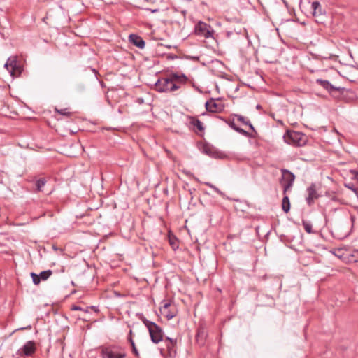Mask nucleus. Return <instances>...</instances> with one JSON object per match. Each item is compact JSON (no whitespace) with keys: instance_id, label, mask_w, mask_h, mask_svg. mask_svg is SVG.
<instances>
[{"instance_id":"ddd939ff","label":"nucleus","mask_w":358,"mask_h":358,"mask_svg":"<svg viewBox=\"0 0 358 358\" xmlns=\"http://www.w3.org/2000/svg\"><path fill=\"white\" fill-rule=\"evenodd\" d=\"M201 150L203 153H205L206 155H207L211 157H213V158H221L222 157V154L218 150H217L214 147H213L212 145H210L208 143H205L203 145V146L201 148Z\"/></svg>"},{"instance_id":"39448f33","label":"nucleus","mask_w":358,"mask_h":358,"mask_svg":"<svg viewBox=\"0 0 358 358\" xmlns=\"http://www.w3.org/2000/svg\"><path fill=\"white\" fill-rule=\"evenodd\" d=\"M282 178L280 184L283 187V194H285L293 186L295 180V175L288 169H282Z\"/></svg>"},{"instance_id":"c9c22d12","label":"nucleus","mask_w":358,"mask_h":358,"mask_svg":"<svg viewBox=\"0 0 358 358\" xmlns=\"http://www.w3.org/2000/svg\"><path fill=\"white\" fill-rule=\"evenodd\" d=\"M52 248H53L55 250H57V248L55 245H53V246H52Z\"/></svg>"},{"instance_id":"2f4dec72","label":"nucleus","mask_w":358,"mask_h":358,"mask_svg":"<svg viewBox=\"0 0 358 358\" xmlns=\"http://www.w3.org/2000/svg\"><path fill=\"white\" fill-rule=\"evenodd\" d=\"M177 241V238L176 237H173V238H171V237H169V243H170V245L172 246V248L173 249H175V245H176V241Z\"/></svg>"},{"instance_id":"aec40b11","label":"nucleus","mask_w":358,"mask_h":358,"mask_svg":"<svg viewBox=\"0 0 358 358\" xmlns=\"http://www.w3.org/2000/svg\"><path fill=\"white\" fill-rule=\"evenodd\" d=\"M283 195L284 196L282 200V209L285 213H287L290 210V201L289 196L287 195V193Z\"/></svg>"},{"instance_id":"a19ab883","label":"nucleus","mask_w":358,"mask_h":358,"mask_svg":"<svg viewBox=\"0 0 358 358\" xmlns=\"http://www.w3.org/2000/svg\"><path fill=\"white\" fill-rule=\"evenodd\" d=\"M0 358H3V357H0Z\"/></svg>"},{"instance_id":"423d86ee","label":"nucleus","mask_w":358,"mask_h":358,"mask_svg":"<svg viewBox=\"0 0 358 358\" xmlns=\"http://www.w3.org/2000/svg\"><path fill=\"white\" fill-rule=\"evenodd\" d=\"M4 67L10 72L13 78L19 77L23 71L22 66L17 62V57H9Z\"/></svg>"},{"instance_id":"20e7f679","label":"nucleus","mask_w":358,"mask_h":358,"mask_svg":"<svg viewBox=\"0 0 358 358\" xmlns=\"http://www.w3.org/2000/svg\"><path fill=\"white\" fill-rule=\"evenodd\" d=\"M176 87L173 83L172 72L166 77L159 78L155 84V90L160 93H172L176 91Z\"/></svg>"},{"instance_id":"e433bc0d","label":"nucleus","mask_w":358,"mask_h":358,"mask_svg":"<svg viewBox=\"0 0 358 358\" xmlns=\"http://www.w3.org/2000/svg\"><path fill=\"white\" fill-rule=\"evenodd\" d=\"M355 220V217L354 216H351V220L353 222Z\"/></svg>"},{"instance_id":"393cba45","label":"nucleus","mask_w":358,"mask_h":358,"mask_svg":"<svg viewBox=\"0 0 358 358\" xmlns=\"http://www.w3.org/2000/svg\"><path fill=\"white\" fill-rule=\"evenodd\" d=\"M52 271L50 269L41 272L38 275L41 280H46L51 275Z\"/></svg>"},{"instance_id":"4468645a","label":"nucleus","mask_w":358,"mask_h":358,"mask_svg":"<svg viewBox=\"0 0 358 358\" xmlns=\"http://www.w3.org/2000/svg\"><path fill=\"white\" fill-rule=\"evenodd\" d=\"M207 337V332L204 327H199L197 329L196 334V342L199 346H203L206 343V340Z\"/></svg>"},{"instance_id":"0eeeda50","label":"nucleus","mask_w":358,"mask_h":358,"mask_svg":"<svg viewBox=\"0 0 358 358\" xmlns=\"http://www.w3.org/2000/svg\"><path fill=\"white\" fill-rule=\"evenodd\" d=\"M214 32V29L210 24L202 21H199L194 27L195 34L206 38L213 37Z\"/></svg>"},{"instance_id":"6ab92c4d","label":"nucleus","mask_w":358,"mask_h":358,"mask_svg":"<svg viewBox=\"0 0 358 358\" xmlns=\"http://www.w3.org/2000/svg\"><path fill=\"white\" fill-rule=\"evenodd\" d=\"M234 116L242 124L248 126L250 129L254 133L253 135L257 134V131H256L254 126L251 124L250 121L248 118H246L245 117H244L241 115H238V114H235Z\"/></svg>"},{"instance_id":"f257e3e1","label":"nucleus","mask_w":358,"mask_h":358,"mask_svg":"<svg viewBox=\"0 0 358 358\" xmlns=\"http://www.w3.org/2000/svg\"><path fill=\"white\" fill-rule=\"evenodd\" d=\"M136 315L148 329L152 343L157 344L163 340L164 332L159 325L154 322L148 320L144 317L143 313H138Z\"/></svg>"},{"instance_id":"9d476101","label":"nucleus","mask_w":358,"mask_h":358,"mask_svg":"<svg viewBox=\"0 0 358 358\" xmlns=\"http://www.w3.org/2000/svg\"><path fill=\"white\" fill-rule=\"evenodd\" d=\"M172 79L173 84L176 86V91L185 85L189 80L188 78L184 73H178L172 72Z\"/></svg>"},{"instance_id":"a211bd4d","label":"nucleus","mask_w":358,"mask_h":358,"mask_svg":"<svg viewBox=\"0 0 358 358\" xmlns=\"http://www.w3.org/2000/svg\"><path fill=\"white\" fill-rule=\"evenodd\" d=\"M162 303L164 304L160 308L161 313L167 318V320H171V319L173 318L176 316V313L166 312V310L169 308H170V307L171 306V303L166 301H163Z\"/></svg>"},{"instance_id":"7ed1b4c3","label":"nucleus","mask_w":358,"mask_h":358,"mask_svg":"<svg viewBox=\"0 0 358 358\" xmlns=\"http://www.w3.org/2000/svg\"><path fill=\"white\" fill-rule=\"evenodd\" d=\"M285 142L295 147L304 146L308 142V138L302 132L294 130H287L283 135Z\"/></svg>"},{"instance_id":"2eb2a0df","label":"nucleus","mask_w":358,"mask_h":358,"mask_svg":"<svg viewBox=\"0 0 358 358\" xmlns=\"http://www.w3.org/2000/svg\"><path fill=\"white\" fill-rule=\"evenodd\" d=\"M129 42L136 47L143 49L145 46V41L140 36L131 34L129 36Z\"/></svg>"},{"instance_id":"cd10ccee","label":"nucleus","mask_w":358,"mask_h":358,"mask_svg":"<svg viewBox=\"0 0 358 358\" xmlns=\"http://www.w3.org/2000/svg\"><path fill=\"white\" fill-rule=\"evenodd\" d=\"M55 111L64 116L70 117L72 115V113L68 111L67 108H63V109H55Z\"/></svg>"},{"instance_id":"6e6552de","label":"nucleus","mask_w":358,"mask_h":358,"mask_svg":"<svg viewBox=\"0 0 358 358\" xmlns=\"http://www.w3.org/2000/svg\"><path fill=\"white\" fill-rule=\"evenodd\" d=\"M307 196L306 198V203L308 206L313 205L315 200L320 197L317 192V186L315 183H311L306 189Z\"/></svg>"},{"instance_id":"4c0bfd02","label":"nucleus","mask_w":358,"mask_h":358,"mask_svg":"<svg viewBox=\"0 0 358 358\" xmlns=\"http://www.w3.org/2000/svg\"><path fill=\"white\" fill-rule=\"evenodd\" d=\"M31 327L30 325L28 326L27 327H26V329H31Z\"/></svg>"},{"instance_id":"72a5a7b5","label":"nucleus","mask_w":358,"mask_h":358,"mask_svg":"<svg viewBox=\"0 0 358 358\" xmlns=\"http://www.w3.org/2000/svg\"><path fill=\"white\" fill-rule=\"evenodd\" d=\"M90 308H91L92 310H93L94 311H95V312H97V311L99 310L97 309V308H96V306H92L90 307Z\"/></svg>"},{"instance_id":"c85d7f7f","label":"nucleus","mask_w":358,"mask_h":358,"mask_svg":"<svg viewBox=\"0 0 358 358\" xmlns=\"http://www.w3.org/2000/svg\"><path fill=\"white\" fill-rule=\"evenodd\" d=\"M31 277L32 278V280H33V283L36 285H38L40 282H41V280H40V277L38 274L35 273H31Z\"/></svg>"},{"instance_id":"9b49d317","label":"nucleus","mask_w":358,"mask_h":358,"mask_svg":"<svg viewBox=\"0 0 358 358\" xmlns=\"http://www.w3.org/2000/svg\"><path fill=\"white\" fill-rule=\"evenodd\" d=\"M206 110L210 113H219L224 110V106L221 103H217L214 99H210L205 103Z\"/></svg>"},{"instance_id":"7c9ffc66","label":"nucleus","mask_w":358,"mask_h":358,"mask_svg":"<svg viewBox=\"0 0 358 358\" xmlns=\"http://www.w3.org/2000/svg\"><path fill=\"white\" fill-rule=\"evenodd\" d=\"M350 173L352 176V178L356 179L358 181V171L350 170Z\"/></svg>"},{"instance_id":"58836bf2","label":"nucleus","mask_w":358,"mask_h":358,"mask_svg":"<svg viewBox=\"0 0 358 358\" xmlns=\"http://www.w3.org/2000/svg\"><path fill=\"white\" fill-rule=\"evenodd\" d=\"M260 107H261V106H260L259 105H257V109H258V108H259Z\"/></svg>"},{"instance_id":"dca6fc26","label":"nucleus","mask_w":358,"mask_h":358,"mask_svg":"<svg viewBox=\"0 0 358 358\" xmlns=\"http://www.w3.org/2000/svg\"><path fill=\"white\" fill-rule=\"evenodd\" d=\"M226 123L234 131L238 132V134L245 136V137H255V135L250 134V132L244 130L243 129L236 126L234 122V120H229L226 121Z\"/></svg>"},{"instance_id":"f704fd0d","label":"nucleus","mask_w":358,"mask_h":358,"mask_svg":"<svg viewBox=\"0 0 358 358\" xmlns=\"http://www.w3.org/2000/svg\"><path fill=\"white\" fill-rule=\"evenodd\" d=\"M166 312H168V313H176L174 310H170L169 308L166 310Z\"/></svg>"},{"instance_id":"ea45409f","label":"nucleus","mask_w":358,"mask_h":358,"mask_svg":"<svg viewBox=\"0 0 358 358\" xmlns=\"http://www.w3.org/2000/svg\"><path fill=\"white\" fill-rule=\"evenodd\" d=\"M131 334H132V331H131V330H130V331H129V334H130V335H131Z\"/></svg>"},{"instance_id":"473e14b6","label":"nucleus","mask_w":358,"mask_h":358,"mask_svg":"<svg viewBox=\"0 0 358 358\" xmlns=\"http://www.w3.org/2000/svg\"><path fill=\"white\" fill-rule=\"evenodd\" d=\"M345 187H348V189H351L353 191V189L354 188H357V187H355L354 185L352 184H346L345 185Z\"/></svg>"},{"instance_id":"f8f14e48","label":"nucleus","mask_w":358,"mask_h":358,"mask_svg":"<svg viewBox=\"0 0 358 358\" xmlns=\"http://www.w3.org/2000/svg\"><path fill=\"white\" fill-rule=\"evenodd\" d=\"M316 83L320 85L329 93H331L334 91L343 92V90H344L343 87H335L331 83H330L329 81L322 80L321 78L317 79Z\"/></svg>"},{"instance_id":"b1692460","label":"nucleus","mask_w":358,"mask_h":358,"mask_svg":"<svg viewBox=\"0 0 358 358\" xmlns=\"http://www.w3.org/2000/svg\"><path fill=\"white\" fill-rule=\"evenodd\" d=\"M302 225L303 226L304 230L308 234H313L314 231L313 230V226L312 224L306 220H302Z\"/></svg>"},{"instance_id":"c756f323","label":"nucleus","mask_w":358,"mask_h":358,"mask_svg":"<svg viewBox=\"0 0 358 358\" xmlns=\"http://www.w3.org/2000/svg\"><path fill=\"white\" fill-rule=\"evenodd\" d=\"M71 310H82V311H83L85 313H87L88 312L87 309L85 310L82 307L76 306V305H73L71 306Z\"/></svg>"},{"instance_id":"a878e982","label":"nucleus","mask_w":358,"mask_h":358,"mask_svg":"<svg viewBox=\"0 0 358 358\" xmlns=\"http://www.w3.org/2000/svg\"><path fill=\"white\" fill-rule=\"evenodd\" d=\"M128 341L131 344L132 352L135 355L136 357H139V352H138V350L136 348V346L135 345V343H134V340L132 339V338L131 336L128 338Z\"/></svg>"},{"instance_id":"f03ea898","label":"nucleus","mask_w":358,"mask_h":358,"mask_svg":"<svg viewBox=\"0 0 358 358\" xmlns=\"http://www.w3.org/2000/svg\"><path fill=\"white\" fill-rule=\"evenodd\" d=\"M102 358H125L126 350L120 345L109 344L100 347Z\"/></svg>"},{"instance_id":"1a4fd4ad","label":"nucleus","mask_w":358,"mask_h":358,"mask_svg":"<svg viewBox=\"0 0 358 358\" xmlns=\"http://www.w3.org/2000/svg\"><path fill=\"white\" fill-rule=\"evenodd\" d=\"M36 343L34 341H27L22 348L17 351V354L20 356H31L36 352Z\"/></svg>"},{"instance_id":"f3484780","label":"nucleus","mask_w":358,"mask_h":358,"mask_svg":"<svg viewBox=\"0 0 358 358\" xmlns=\"http://www.w3.org/2000/svg\"><path fill=\"white\" fill-rule=\"evenodd\" d=\"M311 8L313 9V15L315 17H322L325 14V11L322 8L319 1H313Z\"/></svg>"},{"instance_id":"412c9836","label":"nucleus","mask_w":358,"mask_h":358,"mask_svg":"<svg viewBox=\"0 0 358 358\" xmlns=\"http://www.w3.org/2000/svg\"><path fill=\"white\" fill-rule=\"evenodd\" d=\"M165 342H168L166 343V348L171 353V350H173L174 347L176 345L177 343V339L176 338H172L170 337H165L164 339Z\"/></svg>"},{"instance_id":"5701e85b","label":"nucleus","mask_w":358,"mask_h":358,"mask_svg":"<svg viewBox=\"0 0 358 358\" xmlns=\"http://www.w3.org/2000/svg\"><path fill=\"white\" fill-rule=\"evenodd\" d=\"M46 184V180L44 178H41L36 181V187L38 192H41L42 188Z\"/></svg>"},{"instance_id":"bb28decb","label":"nucleus","mask_w":358,"mask_h":358,"mask_svg":"<svg viewBox=\"0 0 358 358\" xmlns=\"http://www.w3.org/2000/svg\"><path fill=\"white\" fill-rule=\"evenodd\" d=\"M204 185H206L208 186L209 187H210L211 189H213L215 192H217L220 196L224 195V193L220 189H218L217 187H215L214 185H213L212 183H210L209 182H205Z\"/></svg>"},{"instance_id":"4be33fe9","label":"nucleus","mask_w":358,"mask_h":358,"mask_svg":"<svg viewBox=\"0 0 358 358\" xmlns=\"http://www.w3.org/2000/svg\"><path fill=\"white\" fill-rule=\"evenodd\" d=\"M190 124L195 127L198 131H203L204 130V127L201 120L196 118H192Z\"/></svg>"}]
</instances>
